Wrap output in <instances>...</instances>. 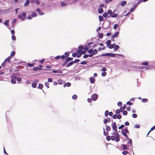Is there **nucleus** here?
Segmentation results:
<instances>
[{
    "mask_svg": "<svg viewBox=\"0 0 155 155\" xmlns=\"http://www.w3.org/2000/svg\"><path fill=\"white\" fill-rule=\"evenodd\" d=\"M88 50V48L86 47H83L81 46L79 47V49L77 51L78 54L77 57H80L82 54H84L86 51Z\"/></svg>",
    "mask_w": 155,
    "mask_h": 155,
    "instance_id": "nucleus-1",
    "label": "nucleus"
},
{
    "mask_svg": "<svg viewBox=\"0 0 155 155\" xmlns=\"http://www.w3.org/2000/svg\"><path fill=\"white\" fill-rule=\"evenodd\" d=\"M112 127L113 130H114L116 133V135L117 136L116 139V141H119L120 140V135L117 131V128L116 126V123L115 122H114L113 123Z\"/></svg>",
    "mask_w": 155,
    "mask_h": 155,
    "instance_id": "nucleus-2",
    "label": "nucleus"
},
{
    "mask_svg": "<svg viewBox=\"0 0 155 155\" xmlns=\"http://www.w3.org/2000/svg\"><path fill=\"white\" fill-rule=\"evenodd\" d=\"M128 128L127 127H126L124 129V131H122V134L124 135V134H127L128 133H129V131L127 129Z\"/></svg>",
    "mask_w": 155,
    "mask_h": 155,
    "instance_id": "nucleus-3",
    "label": "nucleus"
},
{
    "mask_svg": "<svg viewBox=\"0 0 155 155\" xmlns=\"http://www.w3.org/2000/svg\"><path fill=\"white\" fill-rule=\"evenodd\" d=\"M91 97L93 101H95L98 98V96L96 94H94L92 95Z\"/></svg>",
    "mask_w": 155,
    "mask_h": 155,
    "instance_id": "nucleus-4",
    "label": "nucleus"
},
{
    "mask_svg": "<svg viewBox=\"0 0 155 155\" xmlns=\"http://www.w3.org/2000/svg\"><path fill=\"white\" fill-rule=\"evenodd\" d=\"M119 33V32H116L114 35H113L112 36V38H111V39L112 40L114 41V38H115V37L117 36Z\"/></svg>",
    "mask_w": 155,
    "mask_h": 155,
    "instance_id": "nucleus-5",
    "label": "nucleus"
},
{
    "mask_svg": "<svg viewBox=\"0 0 155 155\" xmlns=\"http://www.w3.org/2000/svg\"><path fill=\"white\" fill-rule=\"evenodd\" d=\"M116 54L113 53H107V56H110L111 57H115Z\"/></svg>",
    "mask_w": 155,
    "mask_h": 155,
    "instance_id": "nucleus-6",
    "label": "nucleus"
},
{
    "mask_svg": "<svg viewBox=\"0 0 155 155\" xmlns=\"http://www.w3.org/2000/svg\"><path fill=\"white\" fill-rule=\"evenodd\" d=\"M115 45V44L114 43L113 44H110L109 45H108L107 46L110 49H112L114 47V46Z\"/></svg>",
    "mask_w": 155,
    "mask_h": 155,
    "instance_id": "nucleus-7",
    "label": "nucleus"
},
{
    "mask_svg": "<svg viewBox=\"0 0 155 155\" xmlns=\"http://www.w3.org/2000/svg\"><path fill=\"white\" fill-rule=\"evenodd\" d=\"M126 105L125 104H124L123 105V106L121 107H120V109L122 111H123L126 108Z\"/></svg>",
    "mask_w": 155,
    "mask_h": 155,
    "instance_id": "nucleus-8",
    "label": "nucleus"
},
{
    "mask_svg": "<svg viewBox=\"0 0 155 155\" xmlns=\"http://www.w3.org/2000/svg\"><path fill=\"white\" fill-rule=\"evenodd\" d=\"M93 56V54H85L84 55L83 57L85 58H87L88 57H91Z\"/></svg>",
    "mask_w": 155,
    "mask_h": 155,
    "instance_id": "nucleus-9",
    "label": "nucleus"
},
{
    "mask_svg": "<svg viewBox=\"0 0 155 155\" xmlns=\"http://www.w3.org/2000/svg\"><path fill=\"white\" fill-rule=\"evenodd\" d=\"M36 11L40 15H43L44 13L41 12L39 9H37Z\"/></svg>",
    "mask_w": 155,
    "mask_h": 155,
    "instance_id": "nucleus-10",
    "label": "nucleus"
},
{
    "mask_svg": "<svg viewBox=\"0 0 155 155\" xmlns=\"http://www.w3.org/2000/svg\"><path fill=\"white\" fill-rule=\"evenodd\" d=\"M16 79V78H12L11 80V82L13 84L15 83Z\"/></svg>",
    "mask_w": 155,
    "mask_h": 155,
    "instance_id": "nucleus-11",
    "label": "nucleus"
},
{
    "mask_svg": "<svg viewBox=\"0 0 155 155\" xmlns=\"http://www.w3.org/2000/svg\"><path fill=\"white\" fill-rule=\"evenodd\" d=\"M111 138V140H115V141L116 142H118V141H116V137H115L114 136H110Z\"/></svg>",
    "mask_w": 155,
    "mask_h": 155,
    "instance_id": "nucleus-12",
    "label": "nucleus"
},
{
    "mask_svg": "<svg viewBox=\"0 0 155 155\" xmlns=\"http://www.w3.org/2000/svg\"><path fill=\"white\" fill-rule=\"evenodd\" d=\"M18 18H20L22 20H24L26 18H25V17H24V16H22L21 15H19L18 16Z\"/></svg>",
    "mask_w": 155,
    "mask_h": 155,
    "instance_id": "nucleus-13",
    "label": "nucleus"
},
{
    "mask_svg": "<svg viewBox=\"0 0 155 155\" xmlns=\"http://www.w3.org/2000/svg\"><path fill=\"white\" fill-rule=\"evenodd\" d=\"M97 50L94 49V50H93V54H93V56L94 55L97 54Z\"/></svg>",
    "mask_w": 155,
    "mask_h": 155,
    "instance_id": "nucleus-14",
    "label": "nucleus"
},
{
    "mask_svg": "<svg viewBox=\"0 0 155 155\" xmlns=\"http://www.w3.org/2000/svg\"><path fill=\"white\" fill-rule=\"evenodd\" d=\"M90 80L91 83H93L95 81V78H90Z\"/></svg>",
    "mask_w": 155,
    "mask_h": 155,
    "instance_id": "nucleus-15",
    "label": "nucleus"
},
{
    "mask_svg": "<svg viewBox=\"0 0 155 155\" xmlns=\"http://www.w3.org/2000/svg\"><path fill=\"white\" fill-rule=\"evenodd\" d=\"M9 23V21L8 20H6L5 21V22L4 23V24L5 25H6L7 27H8V25Z\"/></svg>",
    "mask_w": 155,
    "mask_h": 155,
    "instance_id": "nucleus-16",
    "label": "nucleus"
},
{
    "mask_svg": "<svg viewBox=\"0 0 155 155\" xmlns=\"http://www.w3.org/2000/svg\"><path fill=\"white\" fill-rule=\"evenodd\" d=\"M99 13H102L103 12V10L102 8H100L98 10Z\"/></svg>",
    "mask_w": 155,
    "mask_h": 155,
    "instance_id": "nucleus-17",
    "label": "nucleus"
},
{
    "mask_svg": "<svg viewBox=\"0 0 155 155\" xmlns=\"http://www.w3.org/2000/svg\"><path fill=\"white\" fill-rule=\"evenodd\" d=\"M115 46L114 47V49L115 51L117 50L118 49H119V46L117 45H115Z\"/></svg>",
    "mask_w": 155,
    "mask_h": 155,
    "instance_id": "nucleus-18",
    "label": "nucleus"
},
{
    "mask_svg": "<svg viewBox=\"0 0 155 155\" xmlns=\"http://www.w3.org/2000/svg\"><path fill=\"white\" fill-rule=\"evenodd\" d=\"M127 3V2L126 1H124L121 2V5L122 6H124V5H126Z\"/></svg>",
    "mask_w": 155,
    "mask_h": 155,
    "instance_id": "nucleus-19",
    "label": "nucleus"
},
{
    "mask_svg": "<svg viewBox=\"0 0 155 155\" xmlns=\"http://www.w3.org/2000/svg\"><path fill=\"white\" fill-rule=\"evenodd\" d=\"M111 129L110 127L109 126H106V130L108 131H110Z\"/></svg>",
    "mask_w": 155,
    "mask_h": 155,
    "instance_id": "nucleus-20",
    "label": "nucleus"
},
{
    "mask_svg": "<svg viewBox=\"0 0 155 155\" xmlns=\"http://www.w3.org/2000/svg\"><path fill=\"white\" fill-rule=\"evenodd\" d=\"M120 112H122V111L120 110H120H118V109H117V110H116V111H115V113H116V114H119Z\"/></svg>",
    "mask_w": 155,
    "mask_h": 155,
    "instance_id": "nucleus-21",
    "label": "nucleus"
},
{
    "mask_svg": "<svg viewBox=\"0 0 155 155\" xmlns=\"http://www.w3.org/2000/svg\"><path fill=\"white\" fill-rule=\"evenodd\" d=\"M43 87V85L41 84H39L38 85V88L39 89H41Z\"/></svg>",
    "mask_w": 155,
    "mask_h": 155,
    "instance_id": "nucleus-22",
    "label": "nucleus"
},
{
    "mask_svg": "<svg viewBox=\"0 0 155 155\" xmlns=\"http://www.w3.org/2000/svg\"><path fill=\"white\" fill-rule=\"evenodd\" d=\"M29 3V1L28 0L26 1V2L25 4V6H28Z\"/></svg>",
    "mask_w": 155,
    "mask_h": 155,
    "instance_id": "nucleus-23",
    "label": "nucleus"
},
{
    "mask_svg": "<svg viewBox=\"0 0 155 155\" xmlns=\"http://www.w3.org/2000/svg\"><path fill=\"white\" fill-rule=\"evenodd\" d=\"M74 63V62L73 61H71L70 62H69V63H68V64H67V66L68 67H69V66H71V65H72V64H73Z\"/></svg>",
    "mask_w": 155,
    "mask_h": 155,
    "instance_id": "nucleus-24",
    "label": "nucleus"
},
{
    "mask_svg": "<svg viewBox=\"0 0 155 155\" xmlns=\"http://www.w3.org/2000/svg\"><path fill=\"white\" fill-rule=\"evenodd\" d=\"M122 146L124 150H126L127 148V145L125 144H123Z\"/></svg>",
    "mask_w": 155,
    "mask_h": 155,
    "instance_id": "nucleus-25",
    "label": "nucleus"
},
{
    "mask_svg": "<svg viewBox=\"0 0 155 155\" xmlns=\"http://www.w3.org/2000/svg\"><path fill=\"white\" fill-rule=\"evenodd\" d=\"M62 82H63L62 81V80L61 79H59V80H58V84H63Z\"/></svg>",
    "mask_w": 155,
    "mask_h": 155,
    "instance_id": "nucleus-26",
    "label": "nucleus"
},
{
    "mask_svg": "<svg viewBox=\"0 0 155 155\" xmlns=\"http://www.w3.org/2000/svg\"><path fill=\"white\" fill-rule=\"evenodd\" d=\"M37 84L36 83H34L32 84L31 86L35 88Z\"/></svg>",
    "mask_w": 155,
    "mask_h": 155,
    "instance_id": "nucleus-27",
    "label": "nucleus"
},
{
    "mask_svg": "<svg viewBox=\"0 0 155 155\" xmlns=\"http://www.w3.org/2000/svg\"><path fill=\"white\" fill-rule=\"evenodd\" d=\"M111 41L110 40H108L106 42V44H107V46L108 45H109L110 44Z\"/></svg>",
    "mask_w": 155,
    "mask_h": 155,
    "instance_id": "nucleus-28",
    "label": "nucleus"
},
{
    "mask_svg": "<svg viewBox=\"0 0 155 155\" xmlns=\"http://www.w3.org/2000/svg\"><path fill=\"white\" fill-rule=\"evenodd\" d=\"M104 134L105 136H107L108 134V132L105 131L104 128Z\"/></svg>",
    "mask_w": 155,
    "mask_h": 155,
    "instance_id": "nucleus-29",
    "label": "nucleus"
},
{
    "mask_svg": "<svg viewBox=\"0 0 155 155\" xmlns=\"http://www.w3.org/2000/svg\"><path fill=\"white\" fill-rule=\"evenodd\" d=\"M109 112L108 110H106L104 113L106 117H107L108 116V114Z\"/></svg>",
    "mask_w": 155,
    "mask_h": 155,
    "instance_id": "nucleus-30",
    "label": "nucleus"
},
{
    "mask_svg": "<svg viewBox=\"0 0 155 155\" xmlns=\"http://www.w3.org/2000/svg\"><path fill=\"white\" fill-rule=\"evenodd\" d=\"M128 153V152L126 151H123L122 152V153L124 155H126Z\"/></svg>",
    "mask_w": 155,
    "mask_h": 155,
    "instance_id": "nucleus-31",
    "label": "nucleus"
},
{
    "mask_svg": "<svg viewBox=\"0 0 155 155\" xmlns=\"http://www.w3.org/2000/svg\"><path fill=\"white\" fill-rule=\"evenodd\" d=\"M11 58L10 57H8V58H6L5 59V62L9 61Z\"/></svg>",
    "mask_w": 155,
    "mask_h": 155,
    "instance_id": "nucleus-32",
    "label": "nucleus"
},
{
    "mask_svg": "<svg viewBox=\"0 0 155 155\" xmlns=\"http://www.w3.org/2000/svg\"><path fill=\"white\" fill-rule=\"evenodd\" d=\"M31 16L33 17H35L37 15L36 13L33 12Z\"/></svg>",
    "mask_w": 155,
    "mask_h": 155,
    "instance_id": "nucleus-33",
    "label": "nucleus"
},
{
    "mask_svg": "<svg viewBox=\"0 0 155 155\" xmlns=\"http://www.w3.org/2000/svg\"><path fill=\"white\" fill-rule=\"evenodd\" d=\"M148 63V62L146 61L145 62H143L141 63L142 65H147Z\"/></svg>",
    "mask_w": 155,
    "mask_h": 155,
    "instance_id": "nucleus-34",
    "label": "nucleus"
},
{
    "mask_svg": "<svg viewBox=\"0 0 155 155\" xmlns=\"http://www.w3.org/2000/svg\"><path fill=\"white\" fill-rule=\"evenodd\" d=\"M123 114L124 115H126L127 114V112L126 110L124 111L123 112Z\"/></svg>",
    "mask_w": 155,
    "mask_h": 155,
    "instance_id": "nucleus-35",
    "label": "nucleus"
},
{
    "mask_svg": "<svg viewBox=\"0 0 155 155\" xmlns=\"http://www.w3.org/2000/svg\"><path fill=\"white\" fill-rule=\"evenodd\" d=\"M99 20L100 21H101L103 19V17L101 16H99Z\"/></svg>",
    "mask_w": 155,
    "mask_h": 155,
    "instance_id": "nucleus-36",
    "label": "nucleus"
},
{
    "mask_svg": "<svg viewBox=\"0 0 155 155\" xmlns=\"http://www.w3.org/2000/svg\"><path fill=\"white\" fill-rule=\"evenodd\" d=\"M106 139L108 141L110 140H111L110 136H107L106 137Z\"/></svg>",
    "mask_w": 155,
    "mask_h": 155,
    "instance_id": "nucleus-37",
    "label": "nucleus"
},
{
    "mask_svg": "<svg viewBox=\"0 0 155 155\" xmlns=\"http://www.w3.org/2000/svg\"><path fill=\"white\" fill-rule=\"evenodd\" d=\"M148 100L147 98H143L142 100V101L143 102H147Z\"/></svg>",
    "mask_w": 155,
    "mask_h": 155,
    "instance_id": "nucleus-38",
    "label": "nucleus"
},
{
    "mask_svg": "<svg viewBox=\"0 0 155 155\" xmlns=\"http://www.w3.org/2000/svg\"><path fill=\"white\" fill-rule=\"evenodd\" d=\"M77 95H74L72 96V98L74 99H77Z\"/></svg>",
    "mask_w": 155,
    "mask_h": 155,
    "instance_id": "nucleus-39",
    "label": "nucleus"
},
{
    "mask_svg": "<svg viewBox=\"0 0 155 155\" xmlns=\"http://www.w3.org/2000/svg\"><path fill=\"white\" fill-rule=\"evenodd\" d=\"M61 6L62 7L65 6H66V4L64 2H62L61 3Z\"/></svg>",
    "mask_w": 155,
    "mask_h": 155,
    "instance_id": "nucleus-40",
    "label": "nucleus"
},
{
    "mask_svg": "<svg viewBox=\"0 0 155 155\" xmlns=\"http://www.w3.org/2000/svg\"><path fill=\"white\" fill-rule=\"evenodd\" d=\"M73 59V58H71L70 57H69V58H67L66 60V61H69Z\"/></svg>",
    "mask_w": 155,
    "mask_h": 155,
    "instance_id": "nucleus-41",
    "label": "nucleus"
},
{
    "mask_svg": "<svg viewBox=\"0 0 155 155\" xmlns=\"http://www.w3.org/2000/svg\"><path fill=\"white\" fill-rule=\"evenodd\" d=\"M134 126L135 128H140V126L138 124H136Z\"/></svg>",
    "mask_w": 155,
    "mask_h": 155,
    "instance_id": "nucleus-42",
    "label": "nucleus"
},
{
    "mask_svg": "<svg viewBox=\"0 0 155 155\" xmlns=\"http://www.w3.org/2000/svg\"><path fill=\"white\" fill-rule=\"evenodd\" d=\"M22 16L25 17V18H26V13L25 12H23L21 13Z\"/></svg>",
    "mask_w": 155,
    "mask_h": 155,
    "instance_id": "nucleus-43",
    "label": "nucleus"
},
{
    "mask_svg": "<svg viewBox=\"0 0 155 155\" xmlns=\"http://www.w3.org/2000/svg\"><path fill=\"white\" fill-rule=\"evenodd\" d=\"M118 16V15L117 14H115L112 15L111 17L112 18L116 17Z\"/></svg>",
    "mask_w": 155,
    "mask_h": 155,
    "instance_id": "nucleus-44",
    "label": "nucleus"
},
{
    "mask_svg": "<svg viewBox=\"0 0 155 155\" xmlns=\"http://www.w3.org/2000/svg\"><path fill=\"white\" fill-rule=\"evenodd\" d=\"M132 116L133 118H135L137 117V115L136 114H132Z\"/></svg>",
    "mask_w": 155,
    "mask_h": 155,
    "instance_id": "nucleus-45",
    "label": "nucleus"
},
{
    "mask_svg": "<svg viewBox=\"0 0 155 155\" xmlns=\"http://www.w3.org/2000/svg\"><path fill=\"white\" fill-rule=\"evenodd\" d=\"M117 114H115L113 116V117L114 119H116L117 118Z\"/></svg>",
    "mask_w": 155,
    "mask_h": 155,
    "instance_id": "nucleus-46",
    "label": "nucleus"
},
{
    "mask_svg": "<svg viewBox=\"0 0 155 155\" xmlns=\"http://www.w3.org/2000/svg\"><path fill=\"white\" fill-rule=\"evenodd\" d=\"M118 105L119 106H121L122 105V103L121 102L119 101L117 103Z\"/></svg>",
    "mask_w": 155,
    "mask_h": 155,
    "instance_id": "nucleus-47",
    "label": "nucleus"
},
{
    "mask_svg": "<svg viewBox=\"0 0 155 155\" xmlns=\"http://www.w3.org/2000/svg\"><path fill=\"white\" fill-rule=\"evenodd\" d=\"M103 122L104 124H106V123L108 122V120H107V119H104Z\"/></svg>",
    "mask_w": 155,
    "mask_h": 155,
    "instance_id": "nucleus-48",
    "label": "nucleus"
},
{
    "mask_svg": "<svg viewBox=\"0 0 155 155\" xmlns=\"http://www.w3.org/2000/svg\"><path fill=\"white\" fill-rule=\"evenodd\" d=\"M103 34L102 33H101L100 34H99V37L100 38H102L103 37Z\"/></svg>",
    "mask_w": 155,
    "mask_h": 155,
    "instance_id": "nucleus-49",
    "label": "nucleus"
},
{
    "mask_svg": "<svg viewBox=\"0 0 155 155\" xmlns=\"http://www.w3.org/2000/svg\"><path fill=\"white\" fill-rule=\"evenodd\" d=\"M106 72H103L101 73V75H102V76L103 77L105 76V75H106Z\"/></svg>",
    "mask_w": 155,
    "mask_h": 155,
    "instance_id": "nucleus-50",
    "label": "nucleus"
},
{
    "mask_svg": "<svg viewBox=\"0 0 155 155\" xmlns=\"http://www.w3.org/2000/svg\"><path fill=\"white\" fill-rule=\"evenodd\" d=\"M107 13L108 14L111 15L112 13V11L111 10H108Z\"/></svg>",
    "mask_w": 155,
    "mask_h": 155,
    "instance_id": "nucleus-51",
    "label": "nucleus"
},
{
    "mask_svg": "<svg viewBox=\"0 0 155 155\" xmlns=\"http://www.w3.org/2000/svg\"><path fill=\"white\" fill-rule=\"evenodd\" d=\"M117 27H118V25L117 24H116L114 25V29H117Z\"/></svg>",
    "mask_w": 155,
    "mask_h": 155,
    "instance_id": "nucleus-52",
    "label": "nucleus"
},
{
    "mask_svg": "<svg viewBox=\"0 0 155 155\" xmlns=\"http://www.w3.org/2000/svg\"><path fill=\"white\" fill-rule=\"evenodd\" d=\"M45 85L46 87H47L48 88L49 87V83L48 82H46L45 83Z\"/></svg>",
    "mask_w": 155,
    "mask_h": 155,
    "instance_id": "nucleus-53",
    "label": "nucleus"
},
{
    "mask_svg": "<svg viewBox=\"0 0 155 155\" xmlns=\"http://www.w3.org/2000/svg\"><path fill=\"white\" fill-rule=\"evenodd\" d=\"M124 127V125L122 124L120 126L118 127V129H121V128Z\"/></svg>",
    "mask_w": 155,
    "mask_h": 155,
    "instance_id": "nucleus-54",
    "label": "nucleus"
},
{
    "mask_svg": "<svg viewBox=\"0 0 155 155\" xmlns=\"http://www.w3.org/2000/svg\"><path fill=\"white\" fill-rule=\"evenodd\" d=\"M15 52L14 51H13L12 52L11 55L12 56H13L15 55Z\"/></svg>",
    "mask_w": 155,
    "mask_h": 155,
    "instance_id": "nucleus-55",
    "label": "nucleus"
},
{
    "mask_svg": "<svg viewBox=\"0 0 155 155\" xmlns=\"http://www.w3.org/2000/svg\"><path fill=\"white\" fill-rule=\"evenodd\" d=\"M93 50L92 49H91L90 50H88V52L90 53H91V54H93Z\"/></svg>",
    "mask_w": 155,
    "mask_h": 155,
    "instance_id": "nucleus-56",
    "label": "nucleus"
},
{
    "mask_svg": "<svg viewBox=\"0 0 155 155\" xmlns=\"http://www.w3.org/2000/svg\"><path fill=\"white\" fill-rule=\"evenodd\" d=\"M12 39L14 41H15L16 39V38L13 35L12 36Z\"/></svg>",
    "mask_w": 155,
    "mask_h": 155,
    "instance_id": "nucleus-57",
    "label": "nucleus"
},
{
    "mask_svg": "<svg viewBox=\"0 0 155 155\" xmlns=\"http://www.w3.org/2000/svg\"><path fill=\"white\" fill-rule=\"evenodd\" d=\"M77 55L78 54L76 53H74L72 54V56L74 57H75L76 56H77Z\"/></svg>",
    "mask_w": 155,
    "mask_h": 155,
    "instance_id": "nucleus-58",
    "label": "nucleus"
},
{
    "mask_svg": "<svg viewBox=\"0 0 155 155\" xmlns=\"http://www.w3.org/2000/svg\"><path fill=\"white\" fill-rule=\"evenodd\" d=\"M16 79L17 81L18 82H20L21 81V78H16Z\"/></svg>",
    "mask_w": 155,
    "mask_h": 155,
    "instance_id": "nucleus-59",
    "label": "nucleus"
},
{
    "mask_svg": "<svg viewBox=\"0 0 155 155\" xmlns=\"http://www.w3.org/2000/svg\"><path fill=\"white\" fill-rule=\"evenodd\" d=\"M66 85L67 87H69L71 86V84L69 82H67L66 84Z\"/></svg>",
    "mask_w": 155,
    "mask_h": 155,
    "instance_id": "nucleus-60",
    "label": "nucleus"
},
{
    "mask_svg": "<svg viewBox=\"0 0 155 155\" xmlns=\"http://www.w3.org/2000/svg\"><path fill=\"white\" fill-rule=\"evenodd\" d=\"M121 118V116L120 115L118 114V115H117V118L118 119H120Z\"/></svg>",
    "mask_w": 155,
    "mask_h": 155,
    "instance_id": "nucleus-61",
    "label": "nucleus"
},
{
    "mask_svg": "<svg viewBox=\"0 0 155 155\" xmlns=\"http://www.w3.org/2000/svg\"><path fill=\"white\" fill-rule=\"evenodd\" d=\"M92 99L89 98L87 99V101L89 103H91L92 102Z\"/></svg>",
    "mask_w": 155,
    "mask_h": 155,
    "instance_id": "nucleus-62",
    "label": "nucleus"
},
{
    "mask_svg": "<svg viewBox=\"0 0 155 155\" xmlns=\"http://www.w3.org/2000/svg\"><path fill=\"white\" fill-rule=\"evenodd\" d=\"M101 71L103 72H105L106 71V69L105 68H102Z\"/></svg>",
    "mask_w": 155,
    "mask_h": 155,
    "instance_id": "nucleus-63",
    "label": "nucleus"
},
{
    "mask_svg": "<svg viewBox=\"0 0 155 155\" xmlns=\"http://www.w3.org/2000/svg\"><path fill=\"white\" fill-rule=\"evenodd\" d=\"M40 68L38 67H36L34 68L33 70L34 71H37L38 70H39Z\"/></svg>",
    "mask_w": 155,
    "mask_h": 155,
    "instance_id": "nucleus-64",
    "label": "nucleus"
}]
</instances>
